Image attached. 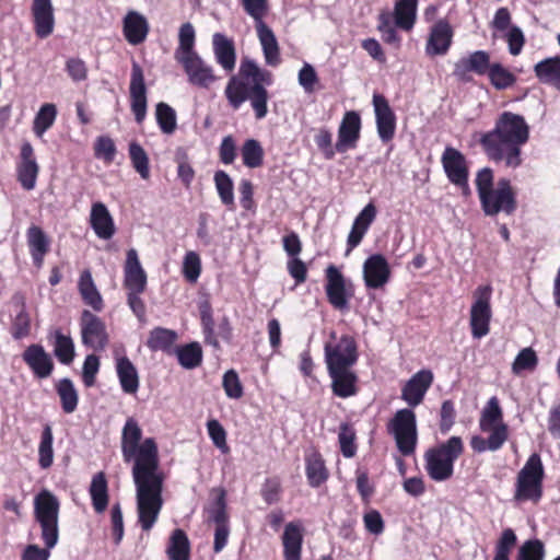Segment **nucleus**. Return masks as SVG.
I'll list each match as a JSON object with an SVG mask.
<instances>
[{
	"label": "nucleus",
	"mask_w": 560,
	"mask_h": 560,
	"mask_svg": "<svg viewBox=\"0 0 560 560\" xmlns=\"http://www.w3.org/2000/svg\"><path fill=\"white\" fill-rule=\"evenodd\" d=\"M142 430L133 418H128L121 432V453L126 463L133 462L138 523L149 532L155 525L163 506L164 476L159 470V451L155 441H141Z\"/></svg>",
	"instance_id": "1"
},
{
	"label": "nucleus",
	"mask_w": 560,
	"mask_h": 560,
	"mask_svg": "<svg viewBox=\"0 0 560 560\" xmlns=\"http://www.w3.org/2000/svg\"><path fill=\"white\" fill-rule=\"evenodd\" d=\"M529 126L521 115L504 112L495 121L494 128L481 135L480 144L487 156L506 167H518L522 147L528 141Z\"/></svg>",
	"instance_id": "2"
},
{
	"label": "nucleus",
	"mask_w": 560,
	"mask_h": 560,
	"mask_svg": "<svg viewBox=\"0 0 560 560\" xmlns=\"http://www.w3.org/2000/svg\"><path fill=\"white\" fill-rule=\"evenodd\" d=\"M272 83L269 71L261 69L249 57H243L238 71L232 74L224 88V96L233 110H238L249 102L256 119H262L268 113L267 86Z\"/></svg>",
	"instance_id": "3"
},
{
	"label": "nucleus",
	"mask_w": 560,
	"mask_h": 560,
	"mask_svg": "<svg viewBox=\"0 0 560 560\" xmlns=\"http://www.w3.org/2000/svg\"><path fill=\"white\" fill-rule=\"evenodd\" d=\"M464 452L463 440L451 436L446 442L430 448L424 454L425 470L438 482L448 480L454 474V463Z\"/></svg>",
	"instance_id": "4"
},
{
	"label": "nucleus",
	"mask_w": 560,
	"mask_h": 560,
	"mask_svg": "<svg viewBox=\"0 0 560 560\" xmlns=\"http://www.w3.org/2000/svg\"><path fill=\"white\" fill-rule=\"evenodd\" d=\"M59 509L58 498L47 489L39 491L34 498V517L48 549H52L59 539Z\"/></svg>",
	"instance_id": "5"
},
{
	"label": "nucleus",
	"mask_w": 560,
	"mask_h": 560,
	"mask_svg": "<svg viewBox=\"0 0 560 560\" xmlns=\"http://www.w3.org/2000/svg\"><path fill=\"white\" fill-rule=\"evenodd\" d=\"M545 468L540 455L533 453L517 472L514 500L538 503L542 498Z\"/></svg>",
	"instance_id": "6"
},
{
	"label": "nucleus",
	"mask_w": 560,
	"mask_h": 560,
	"mask_svg": "<svg viewBox=\"0 0 560 560\" xmlns=\"http://www.w3.org/2000/svg\"><path fill=\"white\" fill-rule=\"evenodd\" d=\"M244 11L254 19L256 31L262 47L266 63L277 66L279 62V48L276 35L264 23L262 19L268 11L267 0H242Z\"/></svg>",
	"instance_id": "7"
},
{
	"label": "nucleus",
	"mask_w": 560,
	"mask_h": 560,
	"mask_svg": "<svg viewBox=\"0 0 560 560\" xmlns=\"http://www.w3.org/2000/svg\"><path fill=\"white\" fill-rule=\"evenodd\" d=\"M387 431L395 439L397 448L404 456L415 453L418 441L417 419L410 408L397 410L387 424Z\"/></svg>",
	"instance_id": "8"
},
{
	"label": "nucleus",
	"mask_w": 560,
	"mask_h": 560,
	"mask_svg": "<svg viewBox=\"0 0 560 560\" xmlns=\"http://www.w3.org/2000/svg\"><path fill=\"white\" fill-rule=\"evenodd\" d=\"M491 296L492 288L489 284L480 285L474 291L469 324L471 335L475 339H481L490 331V322L492 318Z\"/></svg>",
	"instance_id": "9"
},
{
	"label": "nucleus",
	"mask_w": 560,
	"mask_h": 560,
	"mask_svg": "<svg viewBox=\"0 0 560 560\" xmlns=\"http://www.w3.org/2000/svg\"><path fill=\"white\" fill-rule=\"evenodd\" d=\"M481 208L487 215L500 212L512 214L516 209L515 192L509 178H500L497 186L479 197Z\"/></svg>",
	"instance_id": "10"
},
{
	"label": "nucleus",
	"mask_w": 560,
	"mask_h": 560,
	"mask_svg": "<svg viewBox=\"0 0 560 560\" xmlns=\"http://www.w3.org/2000/svg\"><path fill=\"white\" fill-rule=\"evenodd\" d=\"M441 163L447 179L457 186L463 195L469 196L470 188L468 185V166L465 155L453 147H446Z\"/></svg>",
	"instance_id": "11"
},
{
	"label": "nucleus",
	"mask_w": 560,
	"mask_h": 560,
	"mask_svg": "<svg viewBox=\"0 0 560 560\" xmlns=\"http://www.w3.org/2000/svg\"><path fill=\"white\" fill-rule=\"evenodd\" d=\"M325 357L328 370L349 369L358 359L354 339L345 335L335 345L326 343Z\"/></svg>",
	"instance_id": "12"
},
{
	"label": "nucleus",
	"mask_w": 560,
	"mask_h": 560,
	"mask_svg": "<svg viewBox=\"0 0 560 560\" xmlns=\"http://www.w3.org/2000/svg\"><path fill=\"white\" fill-rule=\"evenodd\" d=\"M182 65L188 82L197 88L209 89L217 80L214 69L207 63L198 54L176 60Z\"/></svg>",
	"instance_id": "13"
},
{
	"label": "nucleus",
	"mask_w": 560,
	"mask_h": 560,
	"mask_svg": "<svg viewBox=\"0 0 560 560\" xmlns=\"http://www.w3.org/2000/svg\"><path fill=\"white\" fill-rule=\"evenodd\" d=\"M80 327L83 345L96 351L106 347L108 336L105 324L100 317L84 310L81 314Z\"/></svg>",
	"instance_id": "14"
},
{
	"label": "nucleus",
	"mask_w": 560,
	"mask_h": 560,
	"mask_svg": "<svg viewBox=\"0 0 560 560\" xmlns=\"http://www.w3.org/2000/svg\"><path fill=\"white\" fill-rule=\"evenodd\" d=\"M130 107L138 124H142L147 116V86L143 70L139 63L133 62L130 75Z\"/></svg>",
	"instance_id": "15"
},
{
	"label": "nucleus",
	"mask_w": 560,
	"mask_h": 560,
	"mask_svg": "<svg viewBox=\"0 0 560 560\" xmlns=\"http://www.w3.org/2000/svg\"><path fill=\"white\" fill-rule=\"evenodd\" d=\"M490 54L486 50H475L455 62L453 74L459 81H471L470 73L485 75L490 68Z\"/></svg>",
	"instance_id": "16"
},
{
	"label": "nucleus",
	"mask_w": 560,
	"mask_h": 560,
	"mask_svg": "<svg viewBox=\"0 0 560 560\" xmlns=\"http://www.w3.org/2000/svg\"><path fill=\"white\" fill-rule=\"evenodd\" d=\"M326 295L329 303L339 311L347 310L351 293L348 292L346 279L337 267L330 265L326 269Z\"/></svg>",
	"instance_id": "17"
},
{
	"label": "nucleus",
	"mask_w": 560,
	"mask_h": 560,
	"mask_svg": "<svg viewBox=\"0 0 560 560\" xmlns=\"http://www.w3.org/2000/svg\"><path fill=\"white\" fill-rule=\"evenodd\" d=\"M372 103L374 107L377 135L383 142H388L395 136L396 116L384 95L374 93Z\"/></svg>",
	"instance_id": "18"
},
{
	"label": "nucleus",
	"mask_w": 560,
	"mask_h": 560,
	"mask_svg": "<svg viewBox=\"0 0 560 560\" xmlns=\"http://www.w3.org/2000/svg\"><path fill=\"white\" fill-rule=\"evenodd\" d=\"M361 126V117L358 112L349 110L345 113L338 128L336 142L337 152L343 153L357 147L360 139Z\"/></svg>",
	"instance_id": "19"
},
{
	"label": "nucleus",
	"mask_w": 560,
	"mask_h": 560,
	"mask_svg": "<svg viewBox=\"0 0 560 560\" xmlns=\"http://www.w3.org/2000/svg\"><path fill=\"white\" fill-rule=\"evenodd\" d=\"M433 383V373L430 370H420L413 374L401 389V399L415 408L419 406Z\"/></svg>",
	"instance_id": "20"
},
{
	"label": "nucleus",
	"mask_w": 560,
	"mask_h": 560,
	"mask_svg": "<svg viewBox=\"0 0 560 560\" xmlns=\"http://www.w3.org/2000/svg\"><path fill=\"white\" fill-rule=\"evenodd\" d=\"M390 278V268L382 254H373L363 264V279L369 289L383 288Z\"/></svg>",
	"instance_id": "21"
},
{
	"label": "nucleus",
	"mask_w": 560,
	"mask_h": 560,
	"mask_svg": "<svg viewBox=\"0 0 560 560\" xmlns=\"http://www.w3.org/2000/svg\"><path fill=\"white\" fill-rule=\"evenodd\" d=\"M149 31V22L142 13L135 10L126 13L122 20V34L130 45L142 44L147 39Z\"/></svg>",
	"instance_id": "22"
},
{
	"label": "nucleus",
	"mask_w": 560,
	"mask_h": 560,
	"mask_svg": "<svg viewBox=\"0 0 560 560\" xmlns=\"http://www.w3.org/2000/svg\"><path fill=\"white\" fill-rule=\"evenodd\" d=\"M212 50L215 62L228 73L235 69L236 49L234 40L223 33L212 35Z\"/></svg>",
	"instance_id": "23"
},
{
	"label": "nucleus",
	"mask_w": 560,
	"mask_h": 560,
	"mask_svg": "<svg viewBox=\"0 0 560 560\" xmlns=\"http://www.w3.org/2000/svg\"><path fill=\"white\" fill-rule=\"evenodd\" d=\"M90 225L101 240H110L116 233L114 219L106 205L101 201L92 203Z\"/></svg>",
	"instance_id": "24"
},
{
	"label": "nucleus",
	"mask_w": 560,
	"mask_h": 560,
	"mask_svg": "<svg viewBox=\"0 0 560 560\" xmlns=\"http://www.w3.org/2000/svg\"><path fill=\"white\" fill-rule=\"evenodd\" d=\"M124 283L128 292L142 293L145 290L147 275L133 248L127 252Z\"/></svg>",
	"instance_id": "25"
},
{
	"label": "nucleus",
	"mask_w": 560,
	"mask_h": 560,
	"mask_svg": "<svg viewBox=\"0 0 560 560\" xmlns=\"http://www.w3.org/2000/svg\"><path fill=\"white\" fill-rule=\"evenodd\" d=\"M453 39V30L448 22L444 20H440L436 22L431 28L425 51L430 56H441L445 55Z\"/></svg>",
	"instance_id": "26"
},
{
	"label": "nucleus",
	"mask_w": 560,
	"mask_h": 560,
	"mask_svg": "<svg viewBox=\"0 0 560 560\" xmlns=\"http://www.w3.org/2000/svg\"><path fill=\"white\" fill-rule=\"evenodd\" d=\"M304 526L301 521L290 522L282 533L284 560H301Z\"/></svg>",
	"instance_id": "27"
},
{
	"label": "nucleus",
	"mask_w": 560,
	"mask_h": 560,
	"mask_svg": "<svg viewBox=\"0 0 560 560\" xmlns=\"http://www.w3.org/2000/svg\"><path fill=\"white\" fill-rule=\"evenodd\" d=\"M38 171L33 147L30 142H24L21 148V162L18 166V177L24 189L32 190L35 187Z\"/></svg>",
	"instance_id": "28"
},
{
	"label": "nucleus",
	"mask_w": 560,
	"mask_h": 560,
	"mask_svg": "<svg viewBox=\"0 0 560 560\" xmlns=\"http://www.w3.org/2000/svg\"><path fill=\"white\" fill-rule=\"evenodd\" d=\"M32 15L36 35L39 38L48 37L55 26L51 0H33Z\"/></svg>",
	"instance_id": "29"
},
{
	"label": "nucleus",
	"mask_w": 560,
	"mask_h": 560,
	"mask_svg": "<svg viewBox=\"0 0 560 560\" xmlns=\"http://www.w3.org/2000/svg\"><path fill=\"white\" fill-rule=\"evenodd\" d=\"M23 360L39 378H46L52 372V360L40 345L28 346L23 353Z\"/></svg>",
	"instance_id": "30"
},
{
	"label": "nucleus",
	"mask_w": 560,
	"mask_h": 560,
	"mask_svg": "<svg viewBox=\"0 0 560 560\" xmlns=\"http://www.w3.org/2000/svg\"><path fill=\"white\" fill-rule=\"evenodd\" d=\"M115 369L121 390L135 395L139 389V374L135 364L126 355H116Z\"/></svg>",
	"instance_id": "31"
},
{
	"label": "nucleus",
	"mask_w": 560,
	"mask_h": 560,
	"mask_svg": "<svg viewBox=\"0 0 560 560\" xmlns=\"http://www.w3.org/2000/svg\"><path fill=\"white\" fill-rule=\"evenodd\" d=\"M78 289L83 302L91 306L95 312H101L104 307V301L98 292L90 270H84L80 275Z\"/></svg>",
	"instance_id": "32"
},
{
	"label": "nucleus",
	"mask_w": 560,
	"mask_h": 560,
	"mask_svg": "<svg viewBox=\"0 0 560 560\" xmlns=\"http://www.w3.org/2000/svg\"><path fill=\"white\" fill-rule=\"evenodd\" d=\"M332 381V392L336 396L348 398L355 395L357 376L349 369L328 370Z\"/></svg>",
	"instance_id": "33"
},
{
	"label": "nucleus",
	"mask_w": 560,
	"mask_h": 560,
	"mask_svg": "<svg viewBox=\"0 0 560 560\" xmlns=\"http://www.w3.org/2000/svg\"><path fill=\"white\" fill-rule=\"evenodd\" d=\"M26 237L33 261L37 267H40L44 256L49 249L47 235L39 226L32 225L27 230Z\"/></svg>",
	"instance_id": "34"
},
{
	"label": "nucleus",
	"mask_w": 560,
	"mask_h": 560,
	"mask_svg": "<svg viewBox=\"0 0 560 560\" xmlns=\"http://www.w3.org/2000/svg\"><path fill=\"white\" fill-rule=\"evenodd\" d=\"M534 72L541 83L552 85L560 91V57L546 58L537 62Z\"/></svg>",
	"instance_id": "35"
},
{
	"label": "nucleus",
	"mask_w": 560,
	"mask_h": 560,
	"mask_svg": "<svg viewBox=\"0 0 560 560\" xmlns=\"http://www.w3.org/2000/svg\"><path fill=\"white\" fill-rule=\"evenodd\" d=\"M305 472L311 487L317 488L328 478V470L322 456L312 452L305 458Z\"/></svg>",
	"instance_id": "36"
},
{
	"label": "nucleus",
	"mask_w": 560,
	"mask_h": 560,
	"mask_svg": "<svg viewBox=\"0 0 560 560\" xmlns=\"http://www.w3.org/2000/svg\"><path fill=\"white\" fill-rule=\"evenodd\" d=\"M418 0H396L394 8L395 24L410 31L416 22Z\"/></svg>",
	"instance_id": "37"
},
{
	"label": "nucleus",
	"mask_w": 560,
	"mask_h": 560,
	"mask_svg": "<svg viewBox=\"0 0 560 560\" xmlns=\"http://www.w3.org/2000/svg\"><path fill=\"white\" fill-rule=\"evenodd\" d=\"M166 553L170 560H190V542L183 529L173 530Z\"/></svg>",
	"instance_id": "38"
},
{
	"label": "nucleus",
	"mask_w": 560,
	"mask_h": 560,
	"mask_svg": "<svg viewBox=\"0 0 560 560\" xmlns=\"http://www.w3.org/2000/svg\"><path fill=\"white\" fill-rule=\"evenodd\" d=\"M57 114V107L52 103H45L39 107L33 121V132L36 137L42 138L52 127Z\"/></svg>",
	"instance_id": "39"
},
{
	"label": "nucleus",
	"mask_w": 560,
	"mask_h": 560,
	"mask_svg": "<svg viewBox=\"0 0 560 560\" xmlns=\"http://www.w3.org/2000/svg\"><path fill=\"white\" fill-rule=\"evenodd\" d=\"M196 43V32L191 23H184L179 27L178 32V46L175 49L174 58L175 60L182 59L184 57L190 56L192 54H198L195 50Z\"/></svg>",
	"instance_id": "40"
},
{
	"label": "nucleus",
	"mask_w": 560,
	"mask_h": 560,
	"mask_svg": "<svg viewBox=\"0 0 560 560\" xmlns=\"http://www.w3.org/2000/svg\"><path fill=\"white\" fill-rule=\"evenodd\" d=\"M176 339V331L156 327L150 331L147 346L152 351H170Z\"/></svg>",
	"instance_id": "41"
},
{
	"label": "nucleus",
	"mask_w": 560,
	"mask_h": 560,
	"mask_svg": "<svg viewBox=\"0 0 560 560\" xmlns=\"http://www.w3.org/2000/svg\"><path fill=\"white\" fill-rule=\"evenodd\" d=\"M92 504L97 513L106 510L108 504L107 481L102 472L95 475L90 487Z\"/></svg>",
	"instance_id": "42"
},
{
	"label": "nucleus",
	"mask_w": 560,
	"mask_h": 560,
	"mask_svg": "<svg viewBox=\"0 0 560 560\" xmlns=\"http://www.w3.org/2000/svg\"><path fill=\"white\" fill-rule=\"evenodd\" d=\"M502 417V409L499 405L498 398L491 397L481 412L479 421L480 430L482 432H488L499 423H503Z\"/></svg>",
	"instance_id": "43"
},
{
	"label": "nucleus",
	"mask_w": 560,
	"mask_h": 560,
	"mask_svg": "<svg viewBox=\"0 0 560 560\" xmlns=\"http://www.w3.org/2000/svg\"><path fill=\"white\" fill-rule=\"evenodd\" d=\"M175 352L179 364L187 370L199 366L202 361V350L198 342L178 347Z\"/></svg>",
	"instance_id": "44"
},
{
	"label": "nucleus",
	"mask_w": 560,
	"mask_h": 560,
	"mask_svg": "<svg viewBox=\"0 0 560 560\" xmlns=\"http://www.w3.org/2000/svg\"><path fill=\"white\" fill-rule=\"evenodd\" d=\"M54 434L51 427L46 424L42 431L38 445V465L42 469L49 468L54 463Z\"/></svg>",
	"instance_id": "45"
},
{
	"label": "nucleus",
	"mask_w": 560,
	"mask_h": 560,
	"mask_svg": "<svg viewBox=\"0 0 560 560\" xmlns=\"http://www.w3.org/2000/svg\"><path fill=\"white\" fill-rule=\"evenodd\" d=\"M54 354L62 364H70L74 358V345L70 336L55 331Z\"/></svg>",
	"instance_id": "46"
},
{
	"label": "nucleus",
	"mask_w": 560,
	"mask_h": 560,
	"mask_svg": "<svg viewBox=\"0 0 560 560\" xmlns=\"http://www.w3.org/2000/svg\"><path fill=\"white\" fill-rule=\"evenodd\" d=\"M486 74L497 90L509 89L516 81L515 75L499 62L491 63Z\"/></svg>",
	"instance_id": "47"
},
{
	"label": "nucleus",
	"mask_w": 560,
	"mask_h": 560,
	"mask_svg": "<svg viewBox=\"0 0 560 560\" xmlns=\"http://www.w3.org/2000/svg\"><path fill=\"white\" fill-rule=\"evenodd\" d=\"M57 393L60 397L62 410L72 413L78 406V393L69 378H62L57 385Z\"/></svg>",
	"instance_id": "48"
},
{
	"label": "nucleus",
	"mask_w": 560,
	"mask_h": 560,
	"mask_svg": "<svg viewBox=\"0 0 560 560\" xmlns=\"http://www.w3.org/2000/svg\"><path fill=\"white\" fill-rule=\"evenodd\" d=\"M155 118L163 133H174L177 128L176 112L168 104L161 102L156 105Z\"/></svg>",
	"instance_id": "49"
},
{
	"label": "nucleus",
	"mask_w": 560,
	"mask_h": 560,
	"mask_svg": "<svg viewBox=\"0 0 560 560\" xmlns=\"http://www.w3.org/2000/svg\"><path fill=\"white\" fill-rule=\"evenodd\" d=\"M241 154L244 165L249 168H256L262 164L264 150L255 139H248L243 143Z\"/></svg>",
	"instance_id": "50"
},
{
	"label": "nucleus",
	"mask_w": 560,
	"mask_h": 560,
	"mask_svg": "<svg viewBox=\"0 0 560 560\" xmlns=\"http://www.w3.org/2000/svg\"><path fill=\"white\" fill-rule=\"evenodd\" d=\"M129 156L135 170L143 179L150 177L149 158L144 149L137 142L129 144Z\"/></svg>",
	"instance_id": "51"
},
{
	"label": "nucleus",
	"mask_w": 560,
	"mask_h": 560,
	"mask_svg": "<svg viewBox=\"0 0 560 560\" xmlns=\"http://www.w3.org/2000/svg\"><path fill=\"white\" fill-rule=\"evenodd\" d=\"M214 184L222 203L225 206H233V182L229 174L224 171H217L214 174Z\"/></svg>",
	"instance_id": "52"
},
{
	"label": "nucleus",
	"mask_w": 560,
	"mask_h": 560,
	"mask_svg": "<svg viewBox=\"0 0 560 560\" xmlns=\"http://www.w3.org/2000/svg\"><path fill=\"white\" fill-rule=\"evenodd\" d=\"M182 272L184 278L188 282H197L201 273V259L196 252L189 250L185 254L183 259Z\"/></svg>",
	"instance_id": "53"
},
{
	"label": "nucleus",
	"mask_w": 560,
	"mask_h": 560,
	"mask_svg": "<svg viewBox=\"0 0 560 560\" xmlns=\"http://www.w3.org/2000/svg\"><path fill=\"white\" fill-rule=\"evenodd\" d=\"M209 520L214 523L215 526L230 525L229 516L226 513V502L224 490H219L218 497L212 502L208 510Z\"/></svg>",
	"instance_id": "54"
},
{
	"label": "nucleus",
	"mask_w": 560,
	"mask_h": 560,
	"mask_svg": "<svg viewBox=\"0 0 560 560\" xmlns=\"http://www.w3.org/2000/svg\"><path fill=\"white\" fill-rule=\"evenodd\" d=\"M544 544L539 539H530L520 548L517 560H544Z\"/></svg>",
	"instance_id": "55"
},
{
	"label": "nucleus",
	"mask_w": 560,
	"mask_h": 560,
	"mask_svg": "<svg viewBox=\"0 0 560 560\" xmlns=\"http://www.w3.org/2000/svg\"><path fill=\"white\" fill-rule=\"evenodd\" d=\"M94 154L105 163H112L116 155V145L114 141L106 136L98 137L94 144Z\"/></svg>",
	"instance_id": "56"
},
{
	"label": "nucleus",
	"mask_w": 560,
	"mask_h": 560,
	"mask_svg": "<svg viewBox=\"0 0 560 560\" xmlns=\"http://www.w3.org/2000/svg\"><path fill=\"white\" fill-rule=\"evenodd\" d=\"M537 365V355L532 348L522 349L516 355L513 364L512 371L515 374H520L525 370H533Z\"/></svg>",
	"instance_id": "57"
},
{
	"label": "nucleus",
	"mask_w": 560,
	"mask_h": 560,
	"mask_svg": "<svg viewBox=\"0 0 560 560\" xmlns=\"http://www.w3.org/2000/svg\"><path fill=\"white\" fill-rule=\"evenodd\" d=\"M222 386L229 398L238 399L243 396V386L234 370H229L224 373Z\"/></svg>",
	"instance_id": "58"
},
{
	"label": "nucleus",
	"mask_w": 560,
	"mask_h": 560,
	"mask_svg": "<svg viewBox=\"0 0 560 560\" xmlns=\"http://www.w3.org/2000/svg\"><path fill=\"white\" fill-rule=\"evenodd\" d=\"M338 439H339L340 451H341L342 455L347 458L354 456L355 451H357V447L354 444V433L348 424L342 423L340 425Z\"/></svg>",
	"instance_id": "59"
},
{
	"label": "nucleus",
	"mask_w": 560,
	"mask_h": 560,
	"mask_svg": "<svg viewBox=\"0 0 560 560\" xmlns=\"http://www.w3.org/2000/svg\"><path fill=\"white\" fill-rule=\"evenodd\" d=\"M504 38L509 46V52L512 56H517L521 54L523 46L525 44V37L523 31L515 25H512L504 34Z\"/></svg>",
	"instance_id": "60"
},
{
	"label": "nucleus",
	"mask_w": 560,
	"mask_h": 560,
	"mask_svg": "<svg viewBox=\"0 0 560 560\" xmlns=\"http://www.w3.org/2000/svg\"><path fill=\"white\" fill-rule=\"evenodd\" d=\"M314 141L326 159L329 160L335 156L337 150L336 145H332V135L328 129H319L314 137Z\"/></svg>",
	"instance_id": "61"
},
{
	"label": "nucleus",
	"mask_w": 560,
	"mask_h": 560,
	"mask_svg": "<svg viewBox=\"0 0 560 560\" xmlns=\"http://www.w3.org/2000/svg\"><path fill=\"white\" fill-rule=\"evenodd\" d=\"M207 430L212 443L223 453L228 452L226 433L221 423L215 419L209 420Z\"/></svg>",
	"instance_id": "62"
},
{
	"label": "nucleus",
	"mask_w": 560,
	"mask_h": 560,
	"mask_svg": "<svg viewBox=\"0 0 560 560\" xmlns=\"http://www.w3.org/2000/svg\"><path fill=\"white\" fill-rule=\"evenodd\" d=\"M489 432L490 435L487 439L488 447L489 451L495 452L500 450L508 440V425L505 423H499L497 427H493Z\"/></svg>",
	"instance_id": "63"
},
{
	"label": "nucleus",
	"mask_w": 560,
	"mask_h": 560,
	"mask_svg": "<svg viewBox=\"0 0 560 560\" xmlns=\"http://www.w3.org/2000/svg\"><path fill=\"white\" fill-rule=\"evenodd\" d=\"M100 369V360L95 354H89L83 363L82 377L84 384L90 387L95 383V376Z\"/></svg>",
	"instance_id": "64"
}]
</instances>
